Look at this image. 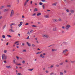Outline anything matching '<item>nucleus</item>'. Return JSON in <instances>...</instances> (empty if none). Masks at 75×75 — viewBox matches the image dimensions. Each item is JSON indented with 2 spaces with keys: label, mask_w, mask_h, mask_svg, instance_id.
<instances>
[{
  "label": "nucleus",
  "mask_w": 75,
  "mask_h": 75,
  "mask_svg": "<svg viewBox=\"0 0 75 75\" xmlns=\"http://www.w3.org/2000/svg\"><path fill=\"white\" fill-rule=\"evenodd\" d=\"M22 63L23 64H25V61H23L22 62Z\"/></svg>",
  "instance_id": "052dcab7"
},
{
  "label": "nucleus",
  "mask_w": 75,
  "mask_h": 75,
  "mask_svg": "<svg viewBox=\"0 0 75 75\" xmlns=\"http://www.w3.org/2000/svg\"><path fill=\"white\" fill-rule=\"evenodd\" d=\"M41 1H42V2H46V1H47L45 0H41Z\"/></svg>",
  "instance_id": "2f4dec72"
},
{
  "label": "nucleus",
  "mask_w": 75,
  "mask_h": 75,
  "mask_svg": "<svg viewBox=\"0 0 75 75\" xmlns=\"http://www.w3.org/2000/svg\"><path fill=\"white\" fill-rule=\"evenodd\" d=\"M7 7H11V5H7Z\"/></svg>",
  "instance_id": "72a5a7b5"
},
{
  "label": "nucleus",
  "mask_w": 75,
  "mask_h": 75,
  "mask_svg": "<svg viewBox=\"0 0 75 75\" xmlns=\"http://www.w3.org/2000/svg\"><path fill=\"white\" fill-rule=\"evenodd\" d=\"M5 7V6H3L0 7V9H2Z\"/></svg>",
  "instance_id": "5701e85b"
},
{
  "label": "nucleus",
  "mask_w": 75,
  "mask_h": 75,
  "mask_svg": "<svg viewBox=\"0 0 75 75\" xmlns=\"http://www.w3.org/2000/svg\"><path fill=\"white\" fill-rule=\"evenodd\" d=\"M64 44H67V42H64Z\"/></svg>",
  "instance_id": "e2e57ef3"
},
{
  "label": "nucleus",
  "mask_w": 75,
  "mask_h": 75,
  "mask_svg": "<svg viewBox=\"0 0 75 75\" xmlns=\"http://www.w3.org/2000/svg\"><path fill=\"white\" fill-rule=\"evenodd\" d=\"M64 64V62H62L60 64V65H62Z\"/></svg>",
  "instance_id": "f704fd0d"
},
{
  "label": "nucleus",
  "mask_w": 75,
  "mask_h": 75,
  "mask_svg": "<svg viewBox=\"0 0 75 75\" xmlns=\"http://www.w3.org/2000/svg\"><path fill=\"white\" fill-rule=\"evenodd\" d=\"M9 31H10V32H11L12 33L14 32V30H13V29H9Z\"/></svg>",
  "instance_id": "6ab92c4d"
},
{
  "label": "nucleus",
  "mask_w": 75,
  "mask_h": 75,
  "mask_svg": "<svg viewBox=\"0 0 75 75\" xmlns=\"http://www.w3.org/2000/svg\"><path fill=\"white\" fill-rule=\"evenodd\" d=\"M35 5H36V6H37V5H38V4L37 3H35Z\"/></svg>",
  "instance_id": "680f3d73"
},
{
  "label": "nucleus",
  "mask_w": 75,
  "mask_h": 75,
  "mask_svg": "<svg viewBox=\"0 0 75 75\" xmlns=\"http://www.w3.org/2000/svg\"><path fill=\"white\" fill-rule=\"evenodd\" d=\"M8 11V9H5L3 11L4 12H6V11Z\"/></svg>",
  "instance_id": "2eb2a0df"
},
{
  "label": "nucleus",
  "mask_w": 75,
  "mask_h": 75,
  "mask_svg": "<svg viewBox=\"0 0 75 75\" xmlns=\"http://www.w3.org/2000/svg\"><path fill=\"white\" fill-rule=\"evenodd\" d=\"M22 18H24L25 17H24V15H23L22 16Z\"/></svg>",
  "instance_id": "13d9d810"
},
{
  "label": "nucleus",
  "mask_w": 75,
  "mask_h": 75,
  "mask_svg": "<svg viewBox=\"0 0 75 75\" xmlns=\"http://www.w3.org/2000/svg\"><path fill=\"white\" fill-rule=\"evenodd\" d=\"M16 58L17 59H19V57H18V56H16Z\"/></svg>",
  "instance_id": "603ef678"
},
{
  "label": "nucleus",
  "mask_w": 75,
  "mask_h": 75,
  "mask_svg": "<svg viewBox=\"0 0 75 75\" xmlns=\"http://www.w3.org/2000/svg\"><path fill=\"white\" fill-rule=\"evenodd\" d=\"M66 11L67 12V13H69V10L68 9H67L66 10Z\"/></svg>",
  "instance_id": "473e14b6"
},
{
  "label": "nucleus",
  "mask_w": 75,
  "mask_h": 75,
  "mask_svg": "<svg viewBox=\"0 0 75 75\" xmlns=\"http://www.w3.org/2000/svg\"><path fill=\"white\" fill-rule=\"evenodd\" d=\"M40 57H41V58H45V56H44L42 54H41L40 55Z\"/></svg>",
  "instance_id": "1a4fd4ad"
},
{
  "label": "nucleus",
  "mask_w": 75,
  "mask_h": 75,
  "mask_svg": "<svg viewBox=\"0 0 75 75\" xmlns=\"http://www.w3.org/2000/svg\"><path fill=\"white\" fill-rule=\"evenodd\" d=\"M54 64L52 65L50 67V68H53V67H54Z\"/></svg>",
  "instance_id": "cd10ccee"
},
{
  "label": "nucleus",
  "mask_w": 75,
  "mask_h": 75,
  "mask_svg": "<svg viewBox=\"0 0 75 75\" xmlns=\"http://www.w3.org/2000/svg\"><path fill=\"white\" fill-rule=\"evenodd\" d=\"M6 68H11V67L10 65L6 66Z\"/></svg>",
  "instance_id": "ddd939ff"
},
{
  "label": "nucleus",
  "mask_w": 75,
  "mask_h": 75,
  "mask_svg": "<svg viewBox=\"0 0 75 75\" xmlns=\"http://www.w3.org/2000/svg\"><path fill=\"white\" fill-rule=\"evenodd\" d=\"M34 11L35 12V11H38V9L37 8H35L34 9Z\"/></svg>",
  "instance_id": "bb28decb"
},
{
  "label": "nucleus",
  "mask_w": 75,
  "mask_h": 75,
  "mask_svg": "<svg viewBox=\"0 0 75 75\" xmlns=\"http://www.w3.org/2000/svg\"><path fill=\"white\" fill-rule=\"evenodd\" d=\"M33 32V30H32L30 31V33H32V32Z\"/></svg>",
  "instance_id": "de8ad7c7"
},
{
  "label": "nucleus",
  "mask_w": 75,
  "mask_h": 75,
  "mask_svg": "<svg viewBox=\"0 0 75 75\" xmlns=\"http://www.w3.org/2000/svg\"><path fill=\"white\" fill-rule=\"evenodd\" d=\"M67 70H64V73H67Z\"/></svg>",
  "instance_id": "3c124183"
},
{
  "label": "nucleus",
  "mask_w": 75,
  "mask_h": 75,
  "mask_svg": "<svg viewBox=\"0 0 75 75\" xmlns=\"http://www.w3.org/2000/svg\"><path fill=\"white\" fill-rule=\"evenodd\" d=\"M52 52H54L55 51H57V50L56 49H52Z\"/></svg>",
  "instance_id": "dca6fc26"
},
{
  "label": "nucleus",
  "mask_w": 75,
  "mask_h": 75,
  "mask_svg": "<svg viewBox=\"0 0 75 75\" xmlns=\"http://www.w3.org/2000/svg\"><path fill=\"white\" fill-rule=\"evenodd\" d=\"M70 12L71 13H75V11L74 10H70Z\"/></svg>",
  "instance_id": "f3484780"
},
{
  "label": "nucleus",
  "mask_w": 75,
  "mask_h": 75,
  "mask_svg": "<svg viewBox=\"0 0 75 75\" xmlns=\"http://www.w3.org/2000/svg\"><path fill=\"white\" fill-rule=\"evenodd\" d=\"M4 63H7V62H6V61H4Z\"/></svg>",
  "instance_id": "338daca9"
},
{
  "label": "nucleus",
  "mask_w": 75,
  "mask_h": 75,
  "mask_svg": "<svg viewBox=\"0 0 75 75\" xmlns=\"http://www.w3.org/2000/svg\"><path fill=\"white\" fill-rule=\"evenodd\" d=\"M2 59H7V56H5V54H3L2 55Z\"/></svg>",
  "instance_id": "39448f33"
},
{
  "label": "nucleus",
  "mask_w": 75,
  "mask_h": 75,
  "mask_svg": "<svg viewBox=\"0 0 75 75\" xmlns=\"http://www.w3.org/2000/svg\"><path fill=\"white\" fill-rule=\"evenodd\" d=\"M42 37L44 38H49L50 36L48 35L47 34H43L42 35Z\"/></svg>",
  "instance_id": "f03ea898"
},
{
  "label": "nucleus",
  "mask_w": 75,
  "mask_h": 75,
  "mask_svg": "<svg viewBox=\"0 0 75 75\" xmlns=\"http://www.w3.org/2000/svg\"><path fill=\"white\" fill-rule=\"evenodd\" d=\"M20 24L18 25L19 27H20L23 25V22H20Z\"/></svg>",
  "instance_id": "0eeeda50"
},
{
  "label": "nucleus",
  "mask_w": 75,
  "mask_h": 75,
  "mask_svg": "<svg viewBox=\"0 0 75 75\" xmlns=\"http://www.w3.org/2000/svg\"><path fill=\"white\" fill-rule=\"evenodd\" d=\"M66 27H65V26H62V28L63 29H65V28Z\"/></svg>",
  "instance_id": "37998d69"
},
{
  "label": "nucleus",
  "mask_w": 75,
  "mask_h": 75,
  "mask_svg": "<svg viewBox=\"0 0 75 75\" xmlns=\"http://www.w3.org/2000/svg\"><path fill=\"white\" fill-rule=\"evenodd\" d=\"M6 27V25H4L3 27V28H2V30H4V28H5Z\"/></svg>",
  "instance_id": "b1692460"
},
{
  "label": "nucleus",
  "mask_w": 75,
  "mask_h": 75,
  "mask_svg": "<svg viewBox=\"0 0 75 75\" xmlns=\"http://www.w3.org/2000/svg\"><path fill=\"white\" fill-rule=\"evenodd\" d=\"M53 22H57L58 20L56 19H53Z\"/></svg>",
  "instance_id": "f8f14e48"
},
{
  "label": "nucleus",
  "mask_w": 75,
  "mask_h": 75,
  "mask_svg": "<svg viewBox=\"0 0 75 75\" xmlns=\"http://www.w3.org/2000/svg\"><path fill=\"white\" fill-rule=\"evenodd\" d=\"M2 18H3V16H0V20H1Z\"/></svg>",
  "instance_id": "09e8293b"
},
{
  "label": "nucleus",
  "mask_w": 75,
  "mask_h": 75,
  "mask_svg": "<svg viewBox=\"0 0 75 75\" xmlns=\"http://www.w3.org/2000/svg\"><path fill=\"white\" fill-rule=\"evenodd\" d=\"M68 50L67 49H65L63 50L62 53L64 54V55H67L65 54L67 52H68Z\"/></svg>",
  "instance_id": "20e7f679"
},
{
  "label": "nucleus",
  "mask_w": 75,
  "mask_h": 75,
  "mask_svg": "<svg viewBox=\"0 0 75 75\" xmlns=\"http://www.w3.org/2000/svg\"><path fill=\"white\" fill-rule=\"evenodd\" d=\"M69 16H71V13H69Z\"/></svg>",
  "instance_id": "69168bd1"
},
{
  "label": "nucleus",
  "mask_w": 75,
  "mask_h": 75,
  "mask_svg": "<svg viewBox=\"0 0 75 75\" xmlns=\"http://www.w3.org/2000/svg\"><path fill=\"white\" fill-rule=\"evenodd\" d=\"M2 38H5V35H3L2 36Z\"/></svg>",
  "instance_id": "a18cd8bd"
},
{
  "label": "nucleus",
  "mask_w": 75,
  "mask_h": 75,
  "mask_svg": "<svg viewBox=\"0 0 75 75\" xmlns=\"http://www.w3.org/2000/svg\"><path fill=\"white\" fill-rule=\"evenodd\" d=\"M14 14V10L12 9L11 12L10 13V17H12V16H13V15Z\"/></svg>",
  "instance_id": "f257e3e1"
},
{
  "label": "nucleus",
  "mask_w": 75,
  "mask_h": 75,
  "mask_svg": "<svg viewBox=\"0 0 75 75\" xmlns=\"http://www.w3.org/2000/svg\"><path fill=\"white\" fill-rule=\"evenodd\" d=\"M32 27H37V26L35 25H32Z\"/></svg>",
  "instance_id": "c85d7f7f"
},
{
  "label": "nucleus",
  "mask_w": 75,
  "mask_h": 75,
  "mask_svg": "<svg viewBox=\"0 0 75 75\" xmlns=\"http://www.w3.org/2000/svg\"><path fill=\"white\" fill-rule=\"evenodd\" d=\"M7 50H4V53L5 54H6V53H7Z\"/></svg>",
  "instance_id": "a878e982"
},
{
  "label": "nucleus",
  "mask_w": 75,
  "mask_h": 75,
  "mask_svg": "<svg viewBox=\"0 0 75 75\" xmlns=\"http://www.w3.org/2000/svg\"><path fill=\"white\" fill-rule=\"evenodd\" d=\"M47 11H48L49 12H50L51 11L50 10H47Z\"/></svg>",
  "instance_id": "5fc2aeb1"
},
{
  "label": "nucleus",
  "mask_w": 75,
  "mask_h": 75,
  "mask_svg": "<svg viewBox=\"0 0 75 75\" xmlns=\"http://www.w3.org/2000/svg\"><path fill=\"white\" fill-rule=\"evenodd\" d=\"M57 4V3H54L52 4V5H53V6H56Z\"/></svg>",
  "instance_id": "393cba45"
},
{
  "label": "nucleus",
  "mask_w": 75,
  "mask_h": 75,
  "mask_svg": "<svg viewBox=\"0 0 75 75\" xmlns=\"http://www.w3.org/2000/svg\"><path fill=\"white\" fill-rule=\"evenodd\" d=\"M45 72L46 73H48V72H49L48 71H46Z\"/></svg>",
  "instance_id": "864d4df0"
},
{
  "label": "nucleus",
  "mask_w": 75,
  "mask_h": 75,
  "mask_svg": "<svg viewBox=\"0 0 75 75\" xmlns=\"http://www.w3.org/2000/svg\"><path fill=\"white\" fill-rule=\"evenodd\" d=\"M18 42H19V41L15 42L14 44H17V43H18Z\"/></svg>",
  "instance_id": "58836bf2"
},
{
  "label": "nucleus",
  "mask_w": 75,
  "mask_h": 75,
  "mask_svg": "<svg viewBox=\"0 0 75 75\" xmlns=\"http://www.w3.org/2000/svg\"><path fill=\"white\" fill-rule=\"evenodd\" d=\"M58 21H62V20L61 18H59L58 19Z\"/></svg>",
  "instance_id": "79ce46f5"
},
{
  "label": "nucleus",
  "mask_w": 75,
  "mask_h": 75,
  "mask_svg": "<svg viewBox=\"0 0 75 75\" xmlns=\"http://www.w3.org/2000/svg\"><path fill=\"white\" fill-rule=\"evenodd\" d=\"M53 31H57V27H54L53 29Z\"/></svg>",
  "instance_id": "6e6552de"
},
{
  "label": "nucleus",
  "mask_w": 75,
  "mask_h": 75,
  "mask_svg": "<svg viewBox=\"0 0 75 75\" xmlns=\"http://www.w3.org/2000/svg\"><path fill=\"white\" fill-rule=\"evenodd\" d=\"M44 17H45V18H48L49 17V16L48 15H45L44 16Z\"/></svg>",
  "instance_id": "412c9836"
},
{
  "label": "nucleus",
  "mask_w": 75,
  "mask_h": 75,
  "mask_svg": "<svg viewBox=\"0 0 75 75\" xmlns=\"http://www.w3.org/2000/svg\"><path fill=\"white\" fill-rule=\"evenodd\" d=\"M39 4L40 6H41V5H42V4H43L42 2H40L39 3Z\"/></svg>",
  "instance_id": "c9c22d12"
},
{
  "label": "nucleus",
  "mask_w": 75,
  "mask_h": 75,
  "mask_svg": "<svg viewBox=\"0 0 75 75\" xmlns=\"http://www.w3.org/2000/svg\"><path fill=\"white\" fill-rule=\"evenodd\" d=\"M71 26L70 25H67L66 27V30H68Z\"/></svg>",
  "instance_id": "423d86ee"
},
{
  "label": "nucleus",
  "mask_w": 75,
  "mask_h": 75,
  "mask_svg": "<svg viewBox=\"0 0 75 75\" xmlns=\"http://www.w3.org/2000/svg\"><path fill=\"white\" fill-rule=\"evenodd\" d=\"M65 62H68V60H66Z\"/></svg>",
  "instance_id": "0e129e2a"
},
{
  "label": "nucleus",
  "mask_w": 75,
  "mask_h": 75,
  "mask_svg": "<svg viewBox=\"0 0 75 75\" xmlns=\"http://www.w3.org/2000/svg\"><path fill=\"white\" fill-rule=\"evenodd\" d=\"M16 59H14L13 60V63H14V64H17V63H16Z\"/></svg>",
  "instance_id": "4be33fe9"
},
{
  "label": "nucleus",
  "mask_w": 75,
  "mask_h": 75,
  "mask_svg": "<svg viewBox=\"0 0 75 75\" xmlns=\"http://www.w3.org/2000/svg\"><path fill=\"white\" fill-rule=\"evenodd\" d=\"M60 75H63V72H60Z\"/></svg>",
  "instance_id": "c756f323"
},
{
  "label": "nucleus",
  "mask_w": 75,
  "mask_h": 75,
  "mask_svg": "<svg viewBox=\"0 0 75 75\" xmlns=\"http://www.w3.org/2000/svg\"><path fill=\"white\" fill-rule=\"evenodd\" d=\"M32 46L33 47H35V45L34 44H33L32 45Z\"/></svg>",
  "instance_id": "c03bdc74"
},
{
  "label": "nucleus",
  "mask_w": 75,
  "mask_h": 75,
  "mask_svg": "<svg viewBox=\"0 0 75 75\" xmlns=\"http://www.w3.org/2000/svg\"><path fill=\"white\" fill-rule=\"evenodd\" d=\"M27 34H28V35H30V32H29V31L28 32V33H27Z\"/></svg>",
  "instance_id": "bf43d9fd"
},
{
  "label": "nucleus",
  "mask_w": 75,
  "mask_h": 75,
  "mask_svg": "<svg viewBox=\"0 0 75 75\" xmlns=\"http://www.w3.org/2000/svg\"><path fill=\"white\" fill-rule=\"evenodd\" d=\"M59 66L58 64H57L56 65V67H59Z\"/></svg>",
  "instance_id": "8fccbe9b"
},
{
  "label": "nucleus",
  "mask_w": 75,
  "mask_h": 75,
  "mask_svg": "<svg viewBox=\"0 0 75 75\" xmlns=\"http://www.w3.org/2000/svg\"><path fill=\"white\" fill-rule=\"evenodd\" d=\"M26 43L28 46V47H31V43H30L28 42H27Z\"/></svg>",
  "instance_id": "9b49d317"
},
{
  "label": "nucleus",
  "mask_w": 75,
  "mask_h": 75,
  "mask_svg": "<svg viewBox=\"0 0 75 75\" xmlns=\"http://www.w3.org/2000/svg\"><path fill=\"white\" fill-rule=\"evenodd\" d=\"M7 36L8 37H9L10 38H11V36L10 35H7Z\"/></svg>",
  "instance_id": "ea45409f"
},
{
  "label": "nucleus",
  "mask_w": 75,
  "mask_h": 75,
  "mask_svg": "<svg viewBox=\"0 0 75 75\" xmlns=\"http://www.w3.org/2000/svg\"><path fill=\"white\" fill-rule=\"evenodd\" d=\"M28 71H33V70H34V69L33 68L31 69H28Z\"/></svg>",
  "instance_id": "aec40b11"
},
{
  "label": "nucleus",
  "mask_w": 75,
  "mask_h": 75,
  "mask_svg": "<svg viewBox=\"0 0 75 75\" xmlns=\"http://www.w3.org/2000/svg\"><path fill=\"white\" fill-rule=\"evenodd\" d=\"M45 5H42V7L43 9H44L45 8Z\"/></svg>",
  "instance_id": "e433bc0d"
},
{
  "label": "nucleus",
  "mask_w": 75,
  "mask_h": 75,
  "mask_svg": "<svg viewBox=\"0 0 75 75\" xmlns=\"http://www.w3.org/2000/svg\"><path fill=\"white\" fill-rule=\"evenodd\" d=\"M29 24V23H26L25 24V25H28Z\"/></svg>",
  "instance_id": "4d7b16f0"
},
{
  "label": "nucleus",
  "mask_w": 75,
  "mask_h": 75,
  "mask_svg": "<svg viewBox=\"0 0 75 75\" xmlns=\"http://www.w3.org/2000/svg\"><path fill=\"white\" fill-rule=\"evenodd\" d=\"M50 75H54V72H52V73H51L50 74Z\"/></svg>",
  "instance_id": "7c9ffc66"
},
{
  "label": "nucleus",
  "mask_w": 75,
  "mask_h": 75,
  "mask_svg": "<svg viewBox=\"0 0 75 75\" xmlns=\"http://www.w3.org/2000/svg\"><path fill=\"white\" fill-rule=\"evenodd\" d=\"M33 4V1H30V4Z\"/></svg>",
  "instance_id": "6e6d98bb"
},
{
  "label": "nucleus",
  "mask_w": 75,
  "mask_h": 75,
  "mask_svg": "<svg viewBox=\"0 0 75 75\" xmlns=\"http://www.w3.org/2000/svg\"><path fill=\"white\" fill-rule=\"evenodd\" d=\"M43 55H46V54L45 53H43Z\"/></svg>",
  "instance_id": "774afa93"
},
{
  "label": "nucleus",
  "mask_w": 75,
  "mask_h": 75,
  "mask_svg": "<svg viewBox=\"0 0 75 75\" xmlns=\"http://www.w3.org/2000/svg\"><path fill=\"white\" fill-rule=\"evenodd\" d=\"M35 15H36V13H35L33 14L32 16H35Z\"/></svg>",
  "instance_id": "a19ab883"
},
{
  "label": "nucleus",
  "mask_w": 75,
  "mask_h": 75,
  "mask_svg": "<svg viewBox=\"0 0 75 75\" xmlns=\"http://www.w3.org/2000/svg\"><path fill=\"white\" fill-rule=\"evenodd\" d=\"M41 52H38L37 53H36V54H41Z\"/></svg>",
  "instance_id": "49530a36"
},
{
  "label": "nucleus",
  "mask_w": 75,
  "mask_h": 75,
  "mask_svg": "<svg viewBox=\"0 0 75 75\" xmlns=\"http://www.w3.org/2000/svg\"><path fill=\"white\" fill-rule=\"evenodd\" d=\"M22 52H26V50L24 49L23 50H22Z\"/></svg>",
  "instance_id": "4c0bfd02"
},
{
  "label": "nucleus",
  "mask_w": 75,
  "mask_h": 75,
  "mask_svg": "<svg viewBox=\"0 0 75 75\" xmlns=\"http://www.w3.org/2000/svg\"><path fill=\"white\" fill-rule=\"evenodd\" d=\"M15 24L14 23H11L9 24V25L10 27H13V25H14Z\"/></svg>",
  "instance_id": "9d476101"
},
{
  "label": "nucleus",
  "mask_w": 75,
  "mask_h": 75,
  "mask_svg": "<svg viewBox=\"0 0 75 75\" xmlns=\"http://www.w3.org/2000/svg\"><path fill=\"white\" fill-rule=\"evenodd\" d=\"M41 13H39L37 14V16H41Z\"/></svg>",
  "instance_id": "a211bd4d"
},
{
  "label": "nucleus",
  "mask_w": 75,
  "mask_h": 75,
  "mask_svg": "<svg viewBox=\"0 0 75 75\" xmlns=\"http://www.w3.org/2000/svg\"><path fill=\"white\" fill-rule=\"evenodd\" d=\"M28 1H29V0H27L24 3V6L25 7H26H26H28V5H27V4Z\"/></svg>",
  "instance_id": "7ed1b4c3"
},
{
  "label": "nucleus",
  "mask_w": 75,
  "mask_h": 75,
  "mask_svg": "<svg viewBox=\"0 0 75 75\" xmlns=\"http://www.w3.org/2000/svg\"><path fill=\"white\" fill-rule=\"evenodd\" d=\"M16 74L17 75H23V74H22L21 73H18V72L16 73Z\"/></svg>",
  "instance_id": "4468645a"
}]
</instances>
